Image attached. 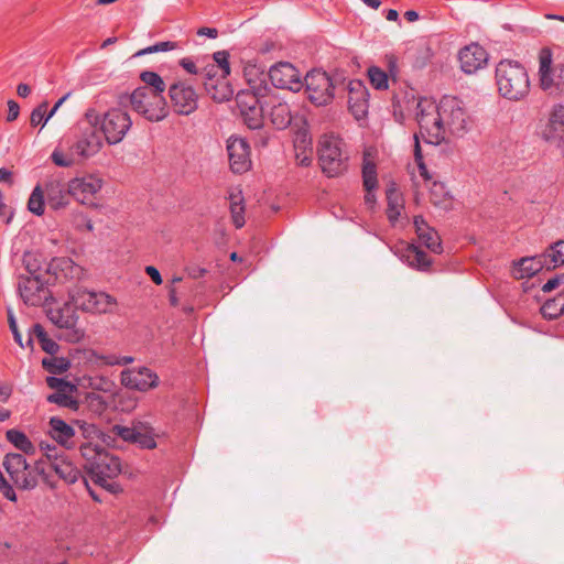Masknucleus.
Instances as JSON below:
<instances>
[{"instance_id": "nucleus-1", "label": "nucleus", "mask_w": 564, "mask_h": 564, "mask_svg": "<svg viewBox=\"0 0 564 564\" xmlns=\"http://www.w3.org/2000/svg\"><path fill=\"white\" fill-rule=\"evenodd\" d=\"M100 116L95 109H88L67 139L68 152L63 153L55 149L51 154L53 163L61 167L72 166L76 159H88L99 152L102 147V139L97 129Z\"/></svg>"}, {"instance_id": "nucleus-2", "label": "nucleus", "mask_w": 564, "mask_h": 564, "mask_svg": "<svg viewBox=\"0 0 564 564\" xmlns=\"http://www.w3.org/2000/svg\"><path fill=\"white\" fill-rule=\"evenodd\" d=\"M34 469L36 475L42 478L43 482L51 488H55L56 486L54 480L55 475L69 485L82 479L85 486L89 488L88 478L83 476L80 469H78L64 454H47V460H36ZM88 490L93 499L99 501V498L90 489Z\"/></svg>"}, {"instance_id": "nucleus-3", "label": "nucleus", "mask_w": 564, "mask_h": 564, "mask_svg": "<svg viewBox=\"0 0 564 564\" xmlns=\"http://www.w3.org/2000/svg\"><path fill=\"white\" fill-rule=\"evenodd\" d=\"M499 94L509 100H520L529 94L528 73L519 62L502 59L496 66Z\"/></svg>"}, {"instance_id": "nucleus-4", "label": "nucleus", "mask_w": 564, "mask_h": 564, "mask_svg": "<svg viewBox=\"0 0 564 564\" xmlns=\"http://www.w3.org/2000/svg\"><path fill=\"white\" fill-rule=\"evenodd\" d=\"M308 100L316 106H326L332 102L335 91L344 86L340 74L329 75L324 70L313 69L304 78Z\"/></svg>"}, {"instance_id": "nucleus-5", "label": "nucleus", "mask_w": 564, "mask_h": 564, "mask_svg": "<svg viewBox=\"0 0 564 564\" xmlns=\"http://www.w3.org/2000/svg\"><path fill=\"white\" fill-rule=\"evenodd\" d=\"M438 106L437 119L443 123L444 135L463 137L468 130L469 120L464 102L457 97L444 96Z\"/></svg>"}, {"instance_id": "nucleus-6", "label": "nucleus", "mask_w": 564, "mask_h": 564, "mask_svg": "<svg viewBox=\"0 0 564 564\" xmlns=\"http://www.w3.org/2000/svg\"><path fill=\"white\" fill-rule=\"evenodd\" d=\"M318 162L324 174L335 177L347 171L348 155L343 151V142L334 135H325L319 141Z\"/></svg>"}, {"instance_id": "nucleus-7", "label": "nucleus", "mask_w": 564, "mask_h": 564, "mask_svg": "<svg viewBox=\"0 0 564 564\" xmlns=\"http://www.w3.org/2000/svg\"><path fill=\"white\" fill-rule=\"evenodd\" d=\"M130 104L135 112L152 122L169 116V106L163 95L153 94L148 88H135L130 95Z\"/></svg>"}, {"instance_id": "nucleus-8", "label": "nucleus", "mask_w": 564, "mask_h": 564, "mask_svg": "<svg viewBox=\"0 0 564 564\" xmlns=\"http://www.w3.org/2000/svg\"><path fill=\"white\" fill-rule=\"evenodd\" d=\"M69 301L76 310L91 314H106L116 304L115 297L101 292L75 286L68 291Z\"/></svg>"}, {"instance_id": "nucleus-9", "label": "nucleus", "mask_w": 564, "mask_h": 564, "mask_svg": "<svg viewBox=\"0 0 564 564\" xmlns=\"http://www.w3.org/2000/svg\"><path fill=\"white\" fill-rule=\"evenodd\" d=\"M416 120L420 135L430 144H438L445 140L443 123L440 117V106L427 100H421L416 106Z\"/></svg>"}, {"instance_id": "nucleus-10", "label": "nucleus", "mask_w": 564, "mask_h": 564, "mask_svg": "<svg viewBox=\"0 0 564 564\" xmlns=\"http://www.w3.org/2000/svg\"><path fill=\"white\" fill-rule=\"evenodd\" d=\"M121 473L120 459L109 454L107 451L93 462V465L86 470L87 477L96 485L107 489L110 492H116L118 485L113 482Z\"/></svg>"}, {"instance_id": "nucleus-11", "label": "nucleus", "mask_w": 564, "mask_h": 564, "mask_svg": "<svg viewBox=\"0 0 564 564\" xmlns=\"http://www.w3.org/2000/svg\"><path fill=\"white\" fill-rule=\"evenodd\" d=\"M6 471L10 476L14 485L23 490H31L37 486V478L34 465L26 463L22 454L9 453L4 456L2 463Z\"/></svg>"}, {"instance_id": "nucleus-12", "label": "nucleus", "mask_w": 564, "mask_h": 564, "mask_svg": "<svg viewBox=\"0 0 564 564\" xmlns=\"http://www.w3.org/2000/svg\"><path fill=\"white\" fill-rule=\"evenodd\" d=\"M99 124L108 144H117L130 130L132 120L126 110L112 108L100 117Z\"/></svg>"}, {"instance_id": "nucleus-13", "label": "nucleus", "mask_w": 564, "mask_h": 564, "mask_svg": "<svg viewBox=\"0 0 564 564\" xmlns=\"http://www.w3.org/2000/svg\"><path fill=\"white\" fill-rule=\"evenodd\" d=\"M48 284H51V279L20 274L18 278V292L24 304L41 306L52 297L47 289Z\"/></svg>"}, {"instance_id": "nucleus-14", "label": "nucleus", "mask_w": 564, "mask_h": 564, "mask_svg": "<svg viewBox=\"0 0 564 564\" xmlns=\"http://www.w3.org/2000/svg\"><path fill=\"white\" fill-rule=\"evenodd\" d=\"M552 52L543 47L539 54L540 86L544 91H560L564 87V63L552 65Z\"/></svg>"}, {"instance_id": "nucleus-15", "label": "nucleus", "mask_w": 564, "mask_h": 564, "mask_svg": "<svg viewBox=\"0 0 564 564\" xmlns=\"http://www.w3.org/2000/svg\"><path fill=\"white\" fill-rule=\"evenodd\" d=\"M47 279L53 283L79 282L85 279L86 271L68 257L53 258L46 265Z\"/></svg>"}, {"instance_id": "nucleus-16", "label": "nucleus", "mask_w": 564, "mask_h": 564, "mask_svg": "<svg viewBox=\"0 0 564 564\" xmlns=\"http://www.w3.org/2000/svg\"><path fill=\"white\" fill-rule=\"evenodd\" d=\"M171 106L177 115L188 116L198 107V95L195 89L184 80H177L169 87Z\"/></svg>"}, {"instance_id": "nucleus-17", "label": "nucleus", "mask_w": 564, "mask_h": 564, "mask_svg": "<svg viewBox=\"0 0 564 564\" xmlns=\"http://www.w3.org/2000/svg\"><path fill=\"white\" fill-rule=\"evenodd\" d=\"M75 310V306L68 301L59 307H53L46 311L47 318L55 326L72 330L68 336V340L70 341H78L84 336L83 330L75 328L78 321Z\"/></svg>"}, {"instance_id": "nucleus-18", "label": "nucleus", "mask_w": 564, "mask_h": 564, "mask_svg": "<svg viewBox=\"0 0 564 564\" xmlns=\"http://www.w3.org/2000/svg\"><path fill=\"white\" fill-rule=\"evenodd\" d=\"M268 76L272 85L280 89L299 91L303 86L301 73L289 62H279L272 65Z\"/></svg>"}, {"instance_id": "nucleus-19", "label": "nucleus", "mask_w": 564, "mask_h": 564, "mask_svg": "<svg viewBox=\"0 0 564 564\" xmlns=\"http://www.w3.org/2000/svg\"><path fill=\"white\" fill-rule=\"evenodd\" d=\"M121 384L130 390L147 392L159 386V376L148 367L124 369L120 373Z\"/></svg>"}, {"instance_id": "nucleus-20", "label": "nucleus", "mask_w": 564, "mask_h": 564, "mask_svg": "<svg viewBox=\"0 0 564 564\" xmlns=\"http://www.w3.org/2000/svg\"><path fill=\"white\" fill-rule=\"evenodd\" d=\"M227 152L230 170L235 174H242L250 170V145L246 139L230 137L227 141Z\"/></svg>"}, {"instance_id": "nucleus-21", "label": "nucleus", "mask_w": 564, "mask_h": 564, "mask_svg": "<svg viewBox=\"0 0 564 564\" xmlns=\"http://www.w3.org/2000/svg\"><path fill=\"white\" fill-rule=\"evenodd\" d=\"M394 253L402 262L416 271L429 272L431 270L432 259L421 247L414 243L398 245L394 248Z\"/></svg>"}, {"instance_id": "nucleus-22", "label": "nucleus", "mask_w": 564, "mask_h": 564, "mask_svg": "<svg viewBox=\"0 0 564 564\" xmlns=\"http://www.w3.org/2000/svg\"><path fill=\"white\" fill-rule=\"evenodd\" d=\"M69 193L82 204H88L101 189L102 180L94 174L75 177L68 182Z\"/></svg>"}, {"instance_id": "nucleus-23", "label": "nucleus", "mask_w": 564, "mask_h": 564, "mask_svg": "<svg viewBox=\"0 0 564 564\" xmlns=\"http://www.w3.org/2000/svg\"><path fill=\"white\" fill-rule=\"evenodd\" d=\"M240 115L249 129L256 130L263 126V110L256 95L240 93L237 95Z\"/></svg>"}, {"instance_id": "nucleus-24", "label": "nucleus", "mask_w": 564, "mask_h": 564, "mask_svg": "<svg viewBox=\"0 0 564 564\" xmlns=\"http://www.w3.org/2000/svg\"><path fill=\"white\" fill-rule=\"evenodd\" d=\"M348 107L357 120L366 118L369 108V91L361 80L352 79L347 84Z\"/></svg>"}, {"instance_id": "nucleus-25", "label": "nucleus", "mask_w": 564, "mask_h": 564, "mask_svg": "<svg viewBox=\"0 0 564 564\" xmlns=\"http://www.w3.org/2000/svg\"><path fill=\"white\" fill-rule=\"evenodd\" d=\"M458 59L464 73L474 74L487 64L488 54L478 43H471L459 51Z\"/></svg>"}, {"instance_id": "nucleus-26", "label": "nucleus", "mask_w": 564, "mask_h": 564, "mask_svg": "<svg viewBox=\"0 0 564 564\" xmlns=\"http://www.w3.org/2000/svg\"><path fill=\"white\" fill-rule=\"evenodd\" d=\"M543 138L564 151V106L558 105L552 111L549 123L543 131Z\"/></svg>"}, {"instance_id": "nucleus-27", "label": "nucleus", "mask_w": 564, "mask_h": 564, "mask_svg": "<svg viewBox=\"0 0 564 564\" xmlns=\"http://www.w3.org/2000/svg\"><path fill=\"white\" fill-rule=\"evenodd\" d=\"M46 200L50 208L61 210L69 205L72 194L69 184L67 186L61 181H48L45 184Z\"/></svg>"}, {"instance_id": "nucleus-28", "label": "nucleus", "mask_w": 564, "mask_h": 564, "mask_svg": "<svg viewBox=\"0 0 564 564\" xmlns=\"http://www.w3.org/2000/svg\"><path fill=\"white\" fill-rule=\"evenodd\" d=\"M48 424L50 434L57 443L68 449L76 446L77 432L70 424L57 416L51 417Z\"/></svg>"}, {"instance_id": "nucleus-29", "label": "nucleus", "mask_w": 564, "mask_h": 564, "mask_svg": "<svg viewBox=\"0 0 564 564\" xmlns=\"http://www.w3.org/2000/svg\"><path fill=\"white\" fill-rule=\"evenodd\" d=\"M414 227L419 240L432 252L440 254L443 251L441 237L430 227L422 216L414 217Z\"/></svg>"}, {"instance_id": "nucleus-30", "label": "nucleus", "mask_w": 564, "mask_h": 564, "mask_svg": "<svg viewBox=\"0 0 564 564\" xmlns=\"http://www.w3.org/2000/svg\"><path fill=\"white\" fill-rule=\"evenodd\" d=\"M543 269L550 271L547 260L544 252L533 257H525L516 263L514 274L517 279L531 278L542 271Z\"/></svg>"}, {"instance_id": "nucleus-31", "label": "nucleus", "mask_w": 564, "mask_h": 564, "mask_svg": "<svg viewBox=\"0 0 564 564\" xmlns=\"http://www.w3.org/2000/svg\"><path fill=\"white\" fill-rule=\"evenodd\" d=\"M229 210L232 224L236 228H241L246 224L245 219V198L240 189L234 188L228 193Z\"/></svg>"}, {"instance_id": "nucleus-32", "label": "nucleus", "mask_w": 564, "mask_h": 564, "mask_svg": "<svg viewBox=\"0 0 564 564\" xmlns=\"http://www.w3.org/2000/svg\"><path fill=\"white\" fill-rule=\"evenodd\" d=\"M204 88L210 98L216 102H224L230 100L234 95L231 86L223 79L212 82H204Z\"/></svg>"}, {"instance_id": "nucleus-33", "label": "nucleus", "mask_w": 564, "mask_h": 564, "mask_svg": "<svg viewBox=\"0 0 564 564\" xmlns=\"http://www.w3.org/2000/svg\"><path fill=\"white\" fill-rule=\"evenodd\" d=\"M270 120L278 130L288 128L292 122L290 106L286 102H278L270 110Z\"/></svg>"}, {"instance_id": "nucleus-34", "label": "nucleus", "mask_w": 564, "mask_h": 564, "mask_svg": "<svg viewBox=\"0 0 564 564\" xmlns=\"http://www.w3.org/2000/svg\"><path fill=\"white\" fill-rule=\"evenodd\" d=\"M541 314L547 321H554L564 315V291L545 301L541 306Z\"/></svg>"}, {"instance_id": "nucleus-35", "label": "nucleus", "mask_w": 564, "mask_h": 564, "mask_svg": "<svg viewBox=\"0 0 564 564\" xmlns=\"http://www.w3.org/2000/svg\"><path fill=\"white\" fill-rule=\"evenodd\" d=\"M387 217L391 224H395L401 215V209L403 208L402 199L398 191L391 186L387 189Z\"/></svg>"}, {"instance_id": "nucleus-36", "label": "nucleus", "mask_w": 564, "mask_h": 564, "mask_svg": "<svg viewBox=\"0 0 564 564\" xmlns=\"http://www.w3.org/2000/svg\"><path fill=\"white\" fill-rule=\"evenodd\" d=\"M22 263L25 271L29 273L28 276L37 275L40 278H47L46 269L43 270V261L41 256L26 251L23 254Z\"/></svg>"}, {"instance_id": "nucleus-37", "label": "nucleus", "mask_w": 564, "mask_h": 564, "mask_svg": "<svg viewBox=\"0 0 564 564\" xmlns=\"http://www.w3.org/2000/svg\"><path fill=\"white\" fill-rule=\"evenodd\" d=\"M6 436L7 440L21 452L25 454L34 452V445L23 432L11 429L7 431Z\"/></svg>"}, {"instance_id": "nucleus-38", "label": "nucleus", "mask_w": 564, "mask_h": 564, "mask_svg": "<svg viewBox=\"0 0 564 564\" xmlns=\"http://www.w3.org/2000/svg\"><path fill=\"white\" fill-rule=\"evenodd\" d=\"M140 79L145 84L141 88H148L153 94L163 95L166 89L163 78L155 72L144 70L140 74Z\"/></svg>"}, {"instance_id": "nucleus-39", "label": "nucleus", "mask_w": 564, "mask_h": 564, "mask_svg": "<svg viewBox=\"0 0 564 564\" xmlns=\"http://www.w3.org/2000/svg\"><path fill=\"white\" fill-rule=\"evenodd\" d=\"M430 200L434 206L448 209L452 206V196L445 191L442 183H434L430 192Z\"/></svg>"}, {"instance_id": "nucleus-40", "label": "nucleus", "mask_w": 564, "mask_h": 564, "mask_svg": "<svg viewBox=\"0 0 564 564\" xmlns=\"http://www.w3.org/2000/svg\"><path fill=\"white\" fill-rule=\"evenodd\" d=\"M549 268L551 270L564 264V240L552 243L545 251Z\"/></svg>"}, {"instance_id": "nucleus-41", "label": "nucleus", "mask_w": 564, "mask_h": 564, "mask_svg": "<svg viewBox=\"0 0 564 564\" xmlns=\"http://www.w3.org/2000/svg\"><path fill=\"white\" fill-rule=\"evenodd\" d=\"M361 174L365 189H376L378 187L377 166L367 158H364Z\"/></svg>"}, {"instance_id": "nucleus-42", "label": "nucleus", "mask_w": 564, "mask_h": 564, "mask_svg": "<svg viewBox=\"0 0 564 564\" xmlns=\"http://www.w3.org/2000/svg\"><path fill=\"white\" fill-rule=\"evenodd\" d=\"M70 393L72 392H69L68 390L56 391V392L47 395L46 400L50 403H54L59 406L76 411L79 408V402L76 399H74L70 395Z\"/></svg>"}, {"instance_id": "nucleus-43", "label": "nucleus", "mask_w": 564, "mask_h": 564, "mask_svg": "<svg viewBox=\"0 0 564 564\" xmlns=\"http://www.w3.org/2000/svg\"><path fill=\"white\" fill-rule=\"evenodd\" d=\"M43 368L53 373V375H62L66 372L70 368V361L64 357H54L44 358L42 360Z\"/></svg>"}, {"instance_id": "nucleus-44", "label": "nucleus", "mask_w": 564, "mask_h": 564, "mask_svg": "<svg viewBox=\"0 0 564 564\" xmlns=\"http://www.w3.org/2000/svg\"><path fill=\"white\" fill-rule=\"evenodd\" d=\"M368 78L372 87L377 90H386L389 88V75L378 66L368 68Z\"/></svg>"}, {"instance_id": "nucleus-45", "label": "nucleus", "mask_w": 564, "mask_h": 564, "mask_svg": "<svg viewBox=\"0 0 564 564\" xmlns=\"http://www.w3.org/2000/svg\"><path fill=\"white\" fill-rule=\"evenodd\" d=\"M44 191L41 185H36L29 197L28 209L36 216H42L44 214Z\"/></svg>"}, {"instance_id": "nucleus-46", "label": "nucleus", "mask_w": 564, "mask_h": 564, "mask_svg": "<svg viewBox=\"0 0 564 564\" xmlns=\"http://www.w3.org/2000/svg\"><path fill=\"white\" fill-rule=\"evenodd\" d=\"M79 451L86 460L84 465L85 470H87L93 465V462L97 460V457L101 455V453L106 452L104 448L99 447L98 445H93L89 442L80 444Z\"/></svg>"}, {"instance_id": "nucleus-47", "label": "nucleus", "mask_w": 564, "mask_h": 564, "mask_svg": "<svg viewBox=\"0 0 564 564\" xmlns=\"http://www.w3.org/2000/svg\"><path fill=\"white\" fill-rule=\"evenodd\" d=\"M85 403L91 412L99 415L102 414L108 408V404L105 401L104 397L96 392L86 393Z\"/></svg>"}, {"instance_id": "nucleus-48", "label": "nucleus", "mask_w": 564, "mask_h": 564, "mask_svg": "<svg viewBox=\"0 0 564 564\" xmlns=\"http://www.w3.org/2000/svg\"><path fill=\"white\" fill-rule=\"evenodd\" d=\"M135 433H137L135 427H129V426H122L119 424H115L110 429L109 435H111V438L109 440V442L113 441L115 437H120L124 442L133 443L135 440Z\"/></svg>"}, {"instance_id": "nucleus-49", "label": "nucleus", "mask_w": 564, "mask_h": 564, "mask_svg": "<svg viewBox=\"0 0 564 564\" xmlns=\"http://www.w3.org/2000/svg\"><path fill=\"white\" fill-rule=\"evenodd\" d=\"M79 432L85 438H93L95 436L101 437L104 443L109 445V440L111 435H107L102 433L95 424H89L86 422L78 423Z\"/></svg>"}, {"instance_id": "nucleus-50", "label": "nucleus", "mask_w": 564, "mask_h": 564, "mask_svg": "<svg viewBox=\"0 0 564 564\" xmlns=\"http://www.w3.org/2000/svg\"><path fill=\"white\" fill-rule=\"evenodd\" d=\"M177 47L176 42L172 41H164V42H158L154 45L148 46L145 48L140 50L135 56L152 54V53H159V52H166L172 51Z\"/></svg>"}, {"instance_id": "nucleus-51", "label": "nucleus", "mask_w": 564, "mask_h": 564, "mask_svg": "<svg viewBox=\"0 0 564 564\" xmlns=\"http://www.w3.org/2000/svg\"><path fill=\"white\" fill-rule=\"evenodd\" d=\"M46 384L51 389H55L56 391L68 390L69 392H74L77 390V387L74 383L66 381L63 378H57L54 376H50L46 378Z\"/></svg>"}, {"instance_id": "nucleus-52", "label": "nucleus", "mask_w": 564, "mask_h": 564, "mask_svg": "<svg viewBox=\"0 0 564 564\" xmlns=\"http://www.w3.org/2000/svg\"><path fill=\"white\" fill-rule=\"evenodd\" d=\"M47 107H48L47 101H43L42 104H40L36 108H34L32 110L31 117H30L31 126L36 127V126L41 124L42 128L44 127L43 122L47 115Z\"/></svg>"}, {"instance_id": "nucleus-53", "label": "nucleus", "mask_w": 564, "mask_h": 564, "mask_svg": "<svg viewBox=\"0 0 564 564\" xmlns=\"http://www.w3.org/2000/svg\"><path fill=\"white\" fill-rule=\"evenodd\" d=\"M214 61L217 63L216 67L223 72V77L226 78L230 74L229 54L226 51H218L213 55Z\"/></svg>"}, {"instance_id": "nucleus-54", "label": "nucleus", "mask_w": 564, "mask_h": 564, "mask_svg": "<svg viewBox=\"0 0 564 564\" xmlns=\"http://www.w3.org/2000/svg\"><path fill=\"white\" fill-rule=\"evenodd\" d=\"M133 443L139 444L142 448H148V449H152L156 446L155 440L150 434L142 433L138 430H137L135 440Z\"/></svg>"}, {"instance_id": "nucleus-55", "label": "nucleus", "mask_w": 564, "mask_h": 564, "mask_svg": "<svg viewBox=\"0 0 564 564\" xmlns=\"http://www.w3.org/2000/svg\"><path fill=\"white\" fill-rule=\"evenodd\" d=\"M33 337H35L41 344V341L46 339L48 336L41 324H34L30 330V336L26 346H32Z\"/></svg>"}, {"instance_id": "nucleus-56", "label": "nucleus", "mask_w": 564, "mask_h": 564, "mask_svg": "<svg viewBox=\"0 0 564 564\" xmlns=\"http://www.w3.org/2000/svg\"><path fill=\"white\" fill-rule=\"evenodd\" d=\"M8 321H9L10 330L13 334L14 341L18 345H20L21 347H24V345L22 343V335L18 329V324H17V321H15L14 315L11 310L8 311Z\"/></svg>"}, {"instance_id": "nucleus-57", "label": "nucleus", "mask_w": 564, "mask_h": 564, "mask_svg": "<svg viewBox=\"0 0 564 564\" xmlns=\"http://www.w3.org/2000/svg\"><path fill=\"white\" fill-rule=\"evenodd\" d=\"M386 61L388 67V75L392 79V82H395L399 74L398 58L391 54L386 56Z\"/></svg>"}, {"instance_id": "nucleus-58", "label": "nucleus", "mask_w": 564, "mask_h": 564, "mask_svg": "<svg viewBox=\"0 0 564 564\" xmlns=\"http://www.w3.org/2000/svg\"><path fill=\"white\" fill-rule=\"evenodd\" d=\"M0 492L4 498H7L10 501H17V495L13 490L12 486L8 482L6 478L0 479Z\"/></svg>"}, {"instance_id": "nucleus-59", "label": "nucleus", "mask_w": 564, "mask_h": 564, "mask_svg": "<svg viewBox=\"0 0 564 564\" xmlns=\"http://www.w3.org/2000/svg\"><path fill=\"white\" fill-rule=\"evenodd\" d=\"M563 282H564V274H557L543 284L542 291L544 293H549V292L555 290L556 288H558L561 284H563Z\"/></svg>"}, {"instance_id": "nucleus-60", "label": "nucleus", "mask_w": 564, "mask_h": 564, "mask_svg": "<svg viewBox=\"0 0 564 564\" xmlns=\"http://www.w3.org/2000/svg\"><path fill=\"white\" fill-rule=\"evenodd\" d=\"M216 75H217V67L214 64L199 70V74H198V76L203 79V83L216 80L217 79V78H215Z\"/></svg>"}, {"instance_id": "nucleus-61", "label": "nucleus", "mask_w": 564, "mask_h": 564, "mask_svg": "<svg viewBox=\"0 0 564 564\" xmlns=\"http://www.w3.org/2000/svg\"><path fill=\"white\" fill-rule=\"evenodd\" d=\"M41 348L50 354V355H55L59 348V346L57 345V343L53 339H51L50 337H47L46 339L42 340L41 341Z\"/></svg>"}, {"instance_id": "nucleus-62", "label": "nucleus", "mask_w": 564, "mask_h": 564, "mask_svg": "<svg viewBox=\"0 0 564 564\" xmlns=\"http://www.w3.org/2000/svg\"><path fill=\"white\" fill-rule=\"evenodd\" d=\"M180 65L188 73L193 75H198L199 69L197 68L195 62L189 57H184L180 61Z\"/></svg>"}, {"instance_id": "nucleus-63", "label": "nucleus", "mask_w": 564, "mask_h": 564, "mask_svg": "<svg viewBox=\"0 0 564 564\" xmlns=\"http://www.w3.org/2000/svg\"><path fill=\"white\" fill-rule=\"evenodd\" d=\"M19 113H20V106H19V104L17 101H14V100H9L8 101V116H7V120L9 122L14 121L19 117Z\"/></svg>"}, {"instance_id": "nucleus-64", "label": "nucleus", "mask_w": 564, "mask_h": 564, "mask_svg": "<svg viewBox=\"0 0 564 564\" xmlns=\"http://www.w3.org/2000/svg\"><path fill=\"white\" fill-rule=\"evenodd\" d=\"M145 273L151 278V280L156 285L162 284L163 280H162L161 273L159 272V270L155 267H153V265L145 267Z\"/></svg>"}]
</instances>
